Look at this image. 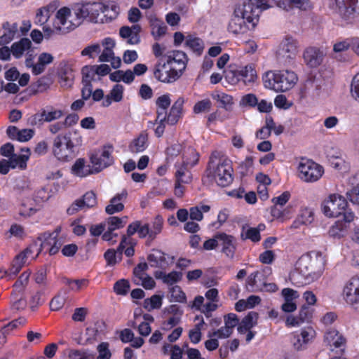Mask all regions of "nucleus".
Here are the masks:
<instances>
[{"label": "nucleus", "instance_id": "nucleus-11", "mask_svg": "<svg viewBox=\"0 0 359 359\" xmlns=\"http://www.w3.org/2000/svg\"><path fill=\"white\" fill-rule=\"evenodd\" d=\"M316 332L312 327H306L291 334L290 342L293 348L301 351L307 348L309 343L316 337Z\"/></svg>", "mask_w": 359, "mask_h": 359}, {"label": "nucleus", "instance_id": "nucleus-10", "mask_svg": "<svg viewBox=\"0 0 359 359\" xmlns=\"http://www.w3.org/2000/svg\"><path fill=\"white\" fill-rule=\"evenodd\" d=\"M63 115V110L55 109L53 106H47L41 109L39 113L32 115L29 121L32 126L40 127L46 122L50 123L60 119Z\"/></svg>", "mask_w": 359, "mask_h": 359}, {"label": "nucleus", "instance_id": "nucleus-53", "mask_svg": "<svg viewBox=\"0 0 359 359\" xmlns=\"http://www.w3.org/2000/svg\"><path fill=\"white\" fill-rule=\"evenodd\" d=\"M124 87L121 84H116L108 94L115 102H119L123 97Z\"/></svg>", "mask_w": 359, "mask_h": 359}, {"label": "nucleus", "instance_id": "nucleus-7", "mask_svg": "<svg viewBox=\"0 0 359 359\" xmlns=\"http://www.w3.org/2000/svg\"><path fill=\"white\" fill-rule=\"evenodd\" d=\"M334 12L346 23L351 24L359 17V0H334Z\"/></svg>", "mask_w": 359, "mask_h": 359}, {"label": "nucleus", "instance_id": "nucleus-4", "mask_svg": "<svg viewBox=\"0 0 359 359\" xmlns=\"http://www.w3.org/2000/svg\"><path fill=\"white\" fill-rule=\"evenodd\" d=\"M297 81V74L290 70L268 72L263 77L264 86L276 92H285L291 89Z\"/></svg>", "mask_w": 359, "mask_h": 359}, {"label": "nucleus", "instance_id": "nucleus-42", "mask_svg": "<svg viewBox=\"0 0 359 359\" xmlns=\"http://www.w3.org/2000/svg\"><path fill=\"white\" fill-rule=\"evenodd\" d=\"M31 271L29 270L24 271L15 282L13 285L12 295H17V294L22 293L25 286L27 285Z\"/></svg>", "mask_w": 359, "mask_h": 359}, {"label": "nucleus", "instance_id": "nucleus-35", "mask_svg": "<svg viewBox=\"0 0 359 359\" xmlns=\"http://www.w3.org/2000/svg\"><path fill=\"white\" fill-rule=\"evenodd\" d=\"M32 48V41L28 38H22L19 41L11 45V50L14 57H22L24 53Z\"/></svg>", "mask_w": 359, "mask_h": 359}, {"label": "nucleus", "instance_id": "nucleus-3", "mask_svg": "<svg viewBox=\"0 0 359 359\" xmlns=\"http://www.w3.org/2000/svg\"><path fill=\"white\" fill-rule=\"evenodd\" d=\"M116 6L111 7L114 15L108 16L109 6L100 2H86L75 7L74 12L77 20L79 21L86 19L90 22L97 23L100 21L101 22H104V19L100 18V13H102L104 18H106V21L108 18L110 21L114 19L118 14L116 11Z\"/></svg>", "mask_w": 359, "mask_h": 359}, {"label": "nucleus", "instance_id": "nucleus-54", "mask_svg": "<svg viewBox=\"0 0 359 359\" xmlns=\"http://www.w3.org/2000/svg\"><path fill=\"white\" fill-rule=\"evenodd\" d=\"M80 199L84 203V208H91L97 205L96 194L93 191H87Z\"/></svg>", "mask_w": 359, "mask_h": 359}, {"label": "nucleus", "instance_id": "nucleus-34", "mask_svg": "<svg viewBox=\"0 0 359 359\" xmlns=\"http://www.w3.org/2000/svg\"><path fill=\"white\" fill-rule=\"evenodd\" d=\"M200 154L196 149L189 146L186 147L182 154V162L181 163L193 168L198 163Z\"/></svg>", "mask_w": 359, "mask_h": 359}, {"label": "nucleus", "instance_id": "nucleus-45", "mask_svg": "<svg viewBox=\"0 0 359 359\" xmlns=\"http://www.w3.org/2000/svg\"><path fill=\"white\" fill-rule=\"evenodd\" d=\"M162 305V297L158 294H154L150 298L145 299L143 306L149 311L153 309H160Z\"/></svg>", "mask_w": 359, "mask_h": 359}, {"label": "nucleus", "instance_id": "nucleus-48", "mask_svg": "<svg viewBox=\"0 0 359 359\" xmlns=\"http://www.w3.org/2000/svg\"><path fill=\"white\" fill-rule=\"evenodd\" d=\"M224 77L226 81L231 85H236L241 83L239 67L227 70L225 72Z\"/></svg>", "mask_w": 359, "mask_h": 359}, {"label": "nucleus", "instance_id": "nucleus-59", "mask_svg": "<svg viewBox=\"0 0 359 359\" xmlns=\"http://www.w3.org/2000/svg\"><path fill=\"white\" fill-rule=\"evenodd\" d=\"M37 212V209L33 207V205H27L22 202L19 206V215L23 217H29L34 215Z\"/></svg>", "mask_w": 359, "mask_h": 359}, {"label": "nucleus", "instance_id": "nucleus-55", "mask_svg": "<svg viewBox=\"0 0 359 359\" xmlns=\"http://www.w3.org/2000/svg\"><path fill=\"white\" fill-rule=\"evenodd\" d=\"M233 332L231 331L229 328L225 326H222L220 328L213 330L212 332H209L208 334V337H217V339H226L229 338Z\"/></svg>", "mask_w": 359, "mask_h": 359}, {"label": "nucleus", "instance_id": "nucleus-40", "mask_svg": "<svg viewBox=\"0 0 359 359\" xmlns=\"http://www.w3.org/2000/svg\"><path fill=\"white\" fill-rule=\"evenodd\" d=\"M258 314L255 312H250L245 316L241 322L238 323L237 330L241 334H244L247 331L250 330L255 325H257V320Z\"/></svg>", "mask_w": 359, "mask_h": 359}, {"label": "nucleus", "instance_id": "nucleus-15", "mask_svg": "<svg viewBox=\"0 0 359 359\" xmlns=\"http://www.w3.org/2000/svg\"><path fill=\"white\" fill-rule=\"evenodd\" d=\"M355 215L353 212L345 213L344 217L338 219L330 228L329 236L333 238H341L344 237L350 227L351 223L353 221Z\"/></svg>", "mask_w": 359, "mask_h": 359}, {"label": "nucleus", "instance_id": "nucleus-30", "mask_svg": "<svg viewBox=\"0 0 359 359\" xmlns=\"http://www.w3.org/2000/svg\"><path fill=\"white\" fill-rule=\"evenodd\" d=\"M154 276L157 279H161L163 283L172 286L180 282L182 278V273L181 271H172L169 273H165L162 271H158L154 273Z\"/></svg>", "mask_w": 359, "mask_h": 359}, {"label": "nucleus", "instance_id": "nucleus-26", "mask_svg": "<svg viewBox=\"0 0 359 359\" xmlns=\"http://www.w3.org/2000/svg\"><path fill=\"white\" fill-rule=\"evenodd\" d=\"M149 26L151 27V34L155 40H158L163 36L168 30V27L165 22L155 15L149 17Z\"/></svg>", "mask_w": 359, "mask_h": 359}, {"label": "nucleus", "instance_id": "nucleus-5", "mask_svg": "<svg viewBox=\"0 0 359 359\" xmlns=\"http://www.w3.org/2000/svg\"><path fill=\"white\" fill-rule=\"evenodd\" d=\"M323 214L328 217H344L345 213L352 212L348 210V202L344 197L337 194H330L321 205Z\"/></svg>", "mask_w": 359, "mask_h": 359}, {"label": "nucleus", "instance_id": "nucleus-44", "mask_svg": "<svg viewBox=\"0 0 359 359\" xmlns=\"http://www.w3.org/2000/svg\"><path fill=\"white\" fill-rule=\"evenodd\" d=\"M205 325L204 320L201 318V322L197 323L194 328L191 329L189 331L188 337L190 341L194 344H198L202 338V332L201 330L203 328Z\"/></svg>", "mask_w": 359, "mask_h": 359}, {"label": "nucleus", "instance_id": "nucleus-16", "mask_svg": "<svg viewBox=\"0 0 359 359\" xmlns=\"http://www.w3.org/2000/svg\"><path fill=\"white\" fill-rule=\"evenodd\" d=\"M163 223V217L157 215L150 224L146 223L142 226L140 231V238L147 237L149 241H154L162 232Z\"/></svg>", "mask_w": 359, "mask_h": 359}, {"label": "nucleus", "instance_id": "nucleus-47", "mask_svg": "<svg viewBox=\"0 0 359 359\" xmlns=\"http://www.w3.org/2000/svg\"><path fill=\"white\" fill-rule=\"evenodd\" d=\"M148 269L146 262L139 263L133 269V281L136 285H140L141 279L147 274L145 271Z\"/></svg>", "mask_w": 359, "mask_h": 359}, {"label": "nucleus", "instance_id": "nucleus-21", "mask_svg": "<svg viewBox=\"0 0 359 359\" xmlns=\"http://www.w3.org/2000/svg\"><path fill=\"white\" fill-rule=\"evenodd\" d=\"M325 54L323 50L317 47H309L304 52V62L311 68L320 66L324 59Z\"/></svg>", "mask_w": 359, "mask_h": 359}, {"label": "nucleus", "instance_id": "nucleus-24", "mask_svg": "<svg viewBox=\"0 0 359 359\" xmlns=\"http://www.w3.org/2000/svg\"><path fill=\"white\" fill-rule=\"evenodd\" d=\"M247 22L245 18L241 15H236L233 11V14L228 25V31L234 35L243 34L249 29Z\"/></svg>", "mask_w": 359, "mask_h": 359}, {"label": "nucleus", "instance_id": "nucleus-43", "mask_svg": "<svg viewBox=\"0 0 359 359\" xmlns=\"http://www.w3.org/2000/svg\"><path fill=\"white\" fill-rule=\"evenodd\" d=\"M241 238L243 241L250 240L253 243H257L261 240V235L259 230L255 227H248L245 230V226H243L241 233Z\"/></svg>", "mask_w": 359, "mask_h": 359}, {"label": "nucleus", "instance_id": "nucleus-36", "mask_svg": "<svg viewBox=\"0 0 359 359\" xmlns=\"http://www.w3.org/2000/svg\"><path fill=\"white\" fill-rule=\"evenodd\" d=\"M58 75L62 86L71 87L73 84L74 74L72 68L67 64L60 66Z\"/></svg>", "mask_w": 359, "mask_h": 359}, {"label": "nucleus", "instance_id": "nucleus-23", "mask_svg": "<svg viewBox=\"0 0 359 359\" xmlns=\"http://www.w3.org/2000/svg\"><path fill=\"white\" fill-rule=\"evenodd\" d=\"M215 237L221 242L222 252L227 257L233 259L236 250L235 238L224 232L217 233Z\"/></svg>", "mask_w": 359, "mask_h": 359}, {"label": "nucleus", "instance_id": "nucleus-62", "mask_svg": "<svg viewBox=\"0 0 359 359\" xmlns=\"http://www.w3.org/2000/svg\"><path fill=\"white\" fill-rule=\"evenodd\" d=\"M107 342H102L97 346L98 356L97 359H110L111 356Z\"/></svg>", "mask_w": 359, "mask_h": 359}, {"label": "nucleus", "instance_id": "nucleus-17", "mask_svg": "<svg viewBox=\"0 0 359 359\" xmlns=\"http://www.w3.org/2000/svg\"><path fill=\"white\" fill-rule=\"evenodd\" d=\"M153 74L155 79L162 83H170L179 79L176 70L170 68L165 62H158L154 67Z\"/></svg>", "mask_w": 359, "mask_h": 359}, {"label": "nucleus", "instance_id": "nucleus-8", "mask_svg": "<svg viewBox=\"0 0 359 359\" xmlns=\"http://www.w3.org/2000/svg\"><path fill=\"white\" fill-rule=\"evenodd\" d=\"M299 177L306 182H317L324 173L323 167L312 160L302 158L298 165Z\"/></svg>", "mask_w": 359, "mask_h": 359}, {"label": "nucleus", "instance_id": "nucleus-64", "mask_svg": "<svg viewBox=\"0 0 359 359\" xmlns=\"http://www.w3.org/2000/svg\"><path fill=\"white\" fill-rule=\"evenodd\" d=\"M351 93L352 97L359 102V72L353 76L351 81Z\"/></svg>", "mask_w": 359, "mask_h": 359}, {"label": "nucleus", "instance_id": "nucleus-13", "mask_svg": "<svg viewBox=\"0 0 359 359\" xmlns=\"http://www.w3.org/2000/svg\"><path fill=\"white\" fill-rule=\"evenodd\" d=\"M71 16V10L67 7H62L57 11L56 21L54 22V28L61 34H65L74 29L81 22L76 24L69 20Z\"/></svg>", "mask_w": 359, "mask_h": 359}, {"label": "nucleus", "instance_id": "nucleus-29", "mask_svg": "<svg viewBox=\"0 0 359 359\" xmlns=\"http://www.w3.org/2000/svg\"><path fill=\"white\" fill-rule=\"evenodd\" d=\"M148 134L144 130L139 135L134 138L130 143L128 148L132 153H140L144 151L148 147Z\"/></svg>", "mask_w": 359, "mask_h": 359}, {"label": "nucleus", "instance_id": "nucleus-25", "mask_svg": "<svg viewBox=\"0 0 359 359\" xmlns=\"http://www.w3.org/2000/svg\"><path fill=\"white\" fill-rule=\"evenodd\" d=\"M281 54L288 59H293L298 52V43L296 39L290 36H286L280 43Z\"/></svg>", "mask_w": 359, "mask_h": 359}, {"label": "nucleus", "instance_id": "nucleus-19", "mask_svg": "<svg viewBox=\"0 0 359 359\" xmlns=\"http://www.w3.org/2000/svg\"><path fill=\"white\" fill-rule=\"evenodd\" d=\"M189 58L187 54L182 50H173L168 55L166 63L169 67L176 70L180 78L187 67Z\"/></svg>", "mask_w": 359, "mask_h": 359}, {"label": "nucleus", "instance_id": "nucleus-63", "mask_svg": "<svg viewBox=\"0 0 359 359\" xmlns=\"http://www.w3.org/2000/svg\"><path fill=\"white\" fill-rule=\"evenodd\" d=\"M313 310L306 305H303L299 312V319L303 323L311 320Z\"/></svg>", "mask_w": 359, "mask_h": 359}, {"label": "nucleus", "instance_id": "nucleus-28", "mask_svg": "<svg viewBox=\"0 0 359 359\" xmlns=\"http://www.w3.org/2000/svg\"><path fill=\"white\" fill-rule=\"evenodd\" d=\"M128 193L126 190H123L121 193L116 194L109 201V204L106 206L105 212L108 215H113L116 212H121L124 209V205L121 202L126 199Z\"/></svg>", "mask_w": 359, "mask_h": 359}, {"label": "nucleus", "instance_id": "nucleus-46", "mask_svg": "<svg viewBox=\"0 0 359 359\" xmlns=\"http://www.w3.org/2000/svg\"><path fill=\"white\" fill-rule=\"evenodd\" d=\"M212 103L209 98L198 101L193 107V112L196 114L208 112L212 108Z\"/></svg>", "mask_w": 359, "mask_h": 359}, {"label": "nucleus", "instance_id": "nucleus-57", "mask_svg": "<svg viewBox=\"0 0 359 359\" xmlns=\"http://www.w3.org/2000/svg\"><path fill=\"white\" fill-rule=\"evenodd\" d=\"M224 326L233 332L235 327L238 325L239 319L236 314L230 313L224 316Z\"/></svg>", "mask_w": 359, "mask_h": 359}, {"label": "nucleus", "instance_id": "nucleus-22", "mask_svg": "<svg viewBox=\"0 0 359 359\" xmlns=\"http://www.w3.org/2000/svg\"><path fill=\"white\" fill-rule=\"evenodd\" d=\"M324 340L331 347L332 351L339 348L341 353L344 352L346 340L337 330H327L325 334Z\"/></svg>", "mask_w": 359, "mask_h": 359}, {"label": "nucleus", "instance_id": "nucleus-52", "mask_svg": "<svg viewBox=\"0 0 359 359\" xmlns=\"http://www.w3.org/2000/svg\"><path fill=\"white\" fill-rule=\"evenodd\" d=\"M170 292L171 293V297L175 302L179 303H186V294L180 286H172L171 288H170Z\"/></svg>", "mask_w": 359, "mask_h": 359}, {"label": "nucleus", "instance_id": "nucleus-51", "mask_svg": "<svg viewBox=\"0 0 359 359\" xmlns=\"http://www.w3.org/2000/svg\"><path fill=\"white\" fill-rule=\"evenodd\" d=\"M130 289V283L126 279H121L114 285V291L118 295H126Z\"/></svg>", "mask_w": 359, "mask_h": 359}, {"label": "nucleus", "instance_id": "nucleus-12", "mask_svg": "<svg viewBox=\"0 0 359 359\" xmlns=\"http://www.w3.org/2000/svg\"><path fill=\"white\" fill-rule=\"evenodd\" d=\"M60 230H55L53 232L46 231L40 233L37 240L41 242L40 252L46 250L50 255H54L59 252L61 247V242L57 238Z\"/></svg>", "mask_w": 359, "mask_h": 359}, {"label": "nucleus", "instance_id": "nucleus-37", "mask_svg": "<svg viewBox=\"0 0 359 359\" xmlns=\"http://www.w3.org/2000/svg\"><path fill=\"white\" fill-rule=\"evenodd\" d=\"M72 173L79 177H85L93 173L90 165H86V160L83 158H78L71 169Z\"/></svg>", "mask_w": 359, "mask_h": 359}, {"label": "nucleus", "instance_id": "nucleus-56", "mask_svg": "<svg viewBox=\"0 0 359 359\" xmlns=\"http://www.w3.org/2000/svg\"><path fill=\"white\" fill-rule=\"evenodd\" d=\"M351 48L353 50V38L346 39L344 41L337 42L334 44L333 50L339 53Z\"/></svg>", "mask_w": 359, "mask_h": 359}, {"label": "nucleus", "instance_id": "nucleus-6", "mask_svg": "<svg viewBox=\"0 0 359 359\" xmlns=\"http://www.w3.org/2000/svg\"><path fill=\"white\" fill-rule=\"evenodd\" d=\"M268 8L264 0H244L242 4L236 7L234 12L245 18L248 23L255 25L254 20L259 16L260 11Z\"/></svg>", "mask_w": 359, "mask_h": 359}, {"label": "nucleus", "instance_id": "nucleus-58", "mask_svg": "<svg viewBox=\"0 0 359 359\" xmlns=\"http://www.w3.org/2000/svg\"><path fill=\"white\" fill-rule=\"evenodd\" d=\"M240 104L243 107H255L258 104V99L255 94L248 93L242 97Z\"/></svg>", "mask_w": 359, "mask_h": 359}, {"label": "nucleus", "instance_id": "nucleus-49", "mask_svg": "<svg viewBox=\"0 0 359 359\" xmlns=\"http://www.w3.org/2000/svg\"><path fill=\"white\" fill-rule=\"evenodd\" d=\"M82 83H92L96 76L94 66H84L81 69Z\"/></svg>", "mask_w": 359, "mask_h": 359}, {"label": "nucleus", "instance_id": "nucleus-9", "mask_svg": "<svg viewBox=\"0 0 359 359\" xmlns=\"http://www.w3.org/2000/svg\"><path fill=\"white\" fill-rule=\"evenodd\" d=\"M245 288L250 292H258L263 290H275V284H267L266 276L263 271H256L250 273L245 283Z\"/></svg>", "mask_w": 359, "mask_h": 359}, {"label": "nucleus", "instance_id": "nucleus-27", "mask_svg": "<svg viewBox=\"0 0 359 359\" xmlns=\"http://www.w3.org/2000/svg\"><path fill=\"white\" fill-rule=\"evenodd\" d=\"M184 100L180 97L173 103L167 114V123L170 126L175 125L182 117Z\"/></svg>", "mask_w": 359, "mask_h": 359}, {"label": "nucleus", "instance_id": "nucleus-32", "mask_svg": "<svg viewBox=\"0 0 359 359\" xmlns=\"http://www.w3.org/2000/svg\"><path fill=\"white\" fill-rule=\"evenodd\" d=\"M175 167L176 168L175 174V181L182 182L185 184L191 182L192 174L190 170L191 168L182 163H176Z\"/></svg>", "mask_w": 359, "mask_h": 359}, {"label": "nucleus", "instance_id": "nucleus-31", "mask_svg": "<svg viewBox=\"0 0 359 359\" xmlns=\"http://www.w3.org/2000/svg\"><path fill=\"white\" fill-rule=\"evenodd\" d=\"M184 46L188 48L196 55L200 56L203 52L204 43L201 38L194 35L188 34L186 36Z\"/></svg>", "mask_w": 359, "mask_h": 359}, {"label": "nucleus", "instance_id": "nucleus-2", "mask_svg": "<svg viewBox=\"0 0 359 359\" xmlns=\"http://www.w3.org/2000/svg\"><path fill=\"white\" fill-rule=\"evenodd\" d=\"M81 137L72 138L71 133L60 134L53 140V154L60 161L69 162L79 154Z\"/></svg>", "mask_w": 359, "mask_h": 359}, {"label": "nucleus", "instance_id": "nucleus-41", "mask_svg": "<svg viewBox=\"0 0 359 359\" xmlns=\"http://www.w3.org/2000/svg\"><path fill=\"white\" fill-rule=\"evenodd\" d=\"M211 97L214 100L219 102L220 103V107L226 110H229L233 104V97L227 93L214 91L211 93Z\"/></svg>", "mask_w": 359, "mask_h": 359}, {"label": "nucleus", "instance_id": "nucleus-61", "mask_svg": "<svg viewBox=\"0 0 359 359\" xmlns=\"http://www.w3.org/2000/svg\"><path fill=\"white\" fill-rule=\"evenodd\" d=\"M66 284L68 285L72 290L79 291L83 287H87L88 285V280L83 279H67Z\"/></svg>", "mask_w": 359, "mask_h": 359}, {"label": "nucleus", "instance_id": "nucleus-39", "mask_svg": "<svg viewBox=\"0 0 359 359\" xmlns=\"http://www.w3.org/2000/svg\"><path fill=\"white\" fill-rule=\"evenodd\" d=\"M241 83L245 86L254 83L257 78V72L253 65L240 67Z\"/></svg>", "mask_w": 359, "mask_h": 359}, {"label": "nucleus", "instance_id": "nucleus-18", "mask_svg": "<svg viewBox=\"0 0 359 359\" xmlns=\"http://www.w3.org/2000/svg\"><path fill=\"white\" fill-rule=\"evenodd\" d=\"M147 260L151 267L165 269L175 260L174 256H169L158 249H152L147 256Z\"/></svg>", "mask_w": 359, "mask_h": 359}, {"label": "nucleus", "instance_id": "nucleus-60", "mask_svg": "<svg viewBox=\"0 0 359 359\" xmlns=\"http://www.w3.org/2000/svg\"><path fill=\"white\" fill-rule=\"evenodd\" d=\"M107 224V228L110 229V231H114L116 229L123 228L126 224V222L122 218L112 216L108 218Z\"/></svg>", "mask_w": 359, "mask_h": 359}, {"label": "nucleus", "instance_id": "nucleus-33", "mask_svg": "<svg viewBox=\"0 0 359 359\" xmlns=\"http://www.w3.org/2000/svg\"><path fill=\"white\" fill-rule=\"evenodd\" d=\"M18 27L16 22L10 24L8 22H5L2 24V28L4 29V32L0 36V46L6 45L14 39L18 32Z\"/></svg>", "mask_w": 359, "mask_h": 359}, {"label": "nucleus", "instance_id": "nucleus-38", "mask_svg": "<svg viewBox=\"0 0 359 359\" xmlns=\"http://www.w3.org/2000/svg\"><path fill=\"white\" fill-rule=\"evenodd\" d=\"M27 250L22 251L17 255L13 260L11 267L8 269L6 273L9 276H16L22 269V266L27 261Z\"/></svg>", "mask_w": 359, "mask_h": 359}, {"label": "nucleus", "instance_id": "nucleus-1", "mask_svg": "<svg viewBox=\"0 0 359 359\" xmlns=\"http://www.w3.org/2000/svg\"><path fill=\"white\" fill-rule=\"evenodd\" d=\"M207 177L221 187L231 185L234 179L232 161L222 151H213L206 166Z\"/></svg>", "mask_w": 359, "mask_h": 359}, {"label": "nucleus", "instance_id": "nucleus-20", "mask_svg": "<svg viewBox=\"0 0 359 359\" xmlns=\"http://www.w3.org/2000/svg\"><path fill=\"white\" fill-rule=\"evenodd\" d=\"M112 149L113 147L111 145L104 146L101 154L96 153L90 156L91 163L96 167V169H98L97 172L113 163Z\"/></svg>", "mask_w": 359, "mask_h": 359}, {"label": "nucleus", "instance_id": "nucleus-50", "mask_svg": "<svg viewBox=\"0 0 359 359\" xmlns=\"http://www.w3.org/2000/svg\"><path fill=\"white\" fill-rule=\"evenodd\" d=\"M11 163V168L18 167L21 170H25L27 168V161L28 156L25 155H13L9 158Z\"/></svg>", "mask_w": 359, "mask_h": 359}, {"label": "nucleus", "instance_id": "nucleus-14", "mask_svg": "<svg viewBox=\"0 0 359 359\" xmlns=\"http://www.w3.org/2000/svg\"><path fill=\"white\" fill-rule=\"evenodd\" d=\"M344 299L348 304L358 309L359 304V276H353L343 289Z\"/></svg>", "mask_w": 359, "mask_h": 359}]
</instances>
